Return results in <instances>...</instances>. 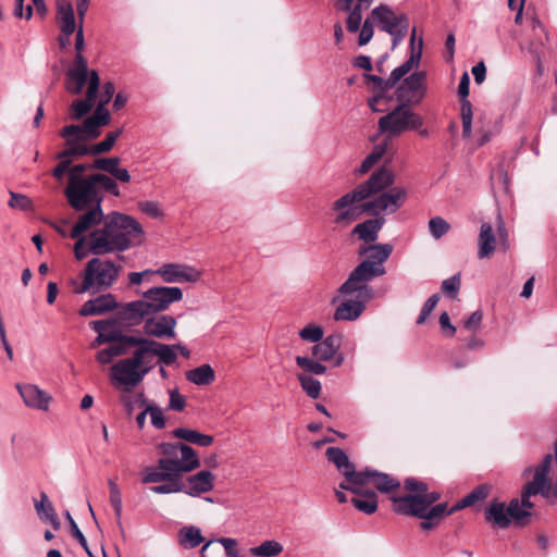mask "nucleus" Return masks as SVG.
<instances>
[{
    "label": "nucleus",
    "mask_w": 557,
    "mask_h": 557,
    "mask_svg": "<svg viewBox=\"0 0 557 557\" xmlns=\"http://www.w3.org/2000/svg\"><path fill=\"white\" fill-rule=\"evenodd\" d=\"M35 509L40 519L48 521L54 530L60 529V520L46 493H40V502H35Z\"/></svg>",
    "instance_id": "37"
},
{
    "label": "nucleus",
    "mask_w": 557,
    "mask_h": 557,
    "mask_svg": "<svg viewBox=\"0 0 557 557\" xmlns=\"http://www.w3.org/2000/svg\"><path fill=\"white\" fill-rule=\"evenodd\" d=\"M186 406V399L177 391H170L169 407L175 411H182Z\"/></svg>",
    "instance_id": "64"
},
{
    "label": "nucleus",
    "mask_w": 557,
    "mask_h": 557,
    "mask_svg": "<svg viewBox=\"0 0 557 557\" xmlns=\"http://www.w3.org/2000/svg\"><path fill=\"white\" fill-rule=\"evenodd\" d=\"M158 448L162 457L157 461L154 469L184 474L201 466L197 451L187 444L161 443Z\"/></svg>",
    "instance_id": "7"
},
{
    "label": "nucleus",
    "mask_w": 557,
    "mask_h": 557,
    "mask_svg": "<svg viewBox=\"0 0 557 557\" xmlns=\"http://www.w3.org/2000/svg\"><path fill=\"white\" fill-rule=\"evenodd\" d=\"M283 552V546L276 541H264L259 546L250 549L252 556L275 557Z\"/></svg>",
    "instance_id": "47"
},
{
    "label": "nucleus",
    "mask_w": 557,
    "mask_h": 557,
    "mask_svg": "<svg viewBox=\"0 0 557 557\" xmlns=\"http://www.w3.org/2000/svg\"><path fill=\"white\" fill-rule=\"evenodd\" d=\"M295 361L299 368H301L304 371L312 373V374H323L326 371V367L322 364L321 362L313 360L309 357L305 356H297L295 358Z\"/></svg>",
    "instance_id": "50"
},
{
    "label": "nucleus",
    "mask_w": 557,
    "mask_h": 557,
    "mask_svg": "<svg viewBox=\"0 0 557 557\" xmlns=\"http://www.w3.org/2000/svg\"><path fill=\"white\" fill-rule=\"evenodd\" d=\"M143 344L144 347L141 348L146 359L149 361V364H153V358L156 356L159 357V361L165 366H172L177 359L174 346H170L150 338H146Z\"/></svg>",
    "instance_id": "25"
},
{
    "label": "nucleus",
    "mask_w": 557,
    "mask_h": 557,
    "mask_svg": "<svg viewBox=\"0 0 557 557\" xmlns=\"http://www.w3.org/2000/svg\"><path fill=\"white\" fill-rule=\"evenodd\" d=\"M393 183V173L386 168H381L368 181L332 203L331 209L335 213L333 222L339 227H346L357 221L362 212L372 215L396 212L405 203L407 191L403 187L383 191Z\"/></svg>",
    "instance_id": "1"
},
{
    "label": "nucleus",
    "mask_w": 557,
    "mask_h": 557,
    "mask_svg": "<svg viewBox=\"0 0 557 557\" xmlns=\"http://www.w3.org/2000/svg\"><path fill=\"white\" fill-rule=\"evenodd\" d=\"M297 379L301 385V388L306 392V394L311 398H318L321 393V383L313 379L311 375L306 373L297 374Z\"/></svg>",
    "instance_id": "49"
},
{
    "label": "nucleus",
    "mask_w": 557,
    "mask_h": 557,
    "mask_svg": "<svg viewBox=\"0 0 557 557\" xmlns=\"http://www.w3.org/2000/svg\"><path fill=\"white\" fill-rule=\"evenodd\" d=\"M422 53V39L419 42V49L416 52L412 48L411 54L401 65L394 69L389 75L391 84L395 87L397 83L405 77L414 66H418Z\"/></svg>",
    "instance_id": "36"
},
{
    "label": "nucleus",
    "mask_w": 557,
    "mask_h": 557,
    "mask_svg": "<svg viewBox=\"0 0 557 557\" xmlns=\"http://www.w3.org/2000/svg\"><path fill=\"white\" fill-rule=\"evenodd\" d=\"M16 388L24 404L33 409L47 411L51 396L34 384H16Z\"/></svg>",
    "instance_id": "27"
},
{
    "label": "nucleus",
    "mask_w": 557,
    "mask_h": 557,
    "mask_svg": "<svg viewBox=\"0 0 557 557\" xmlns=\"http://www.w3.org/2000/svg\"><path fill=\"white\" fill-rule=\"evenodd\" d=\"M323 329L315 324H308L299 332L301 339L310 343H318L323 338Z\"/></svg>",
    "instance_id": "54"
},
{
    "label": "nucleus",
    "mask_w": 557,
    "mask_h": 557,
    "mask_svg": "<svg viewBox=\"0 0 557 557\" xmlns=\"http://www.w3.org/2000/svg\"><path fill=\"white\" fill-rule=\"evenodd\" d=\"M183 299V290L176 286L151 287L143 293L141 299L122 305L117 315L128 326H137L150 315L165 311Z\"/></svg>",
    "instance_id": "4"
},
{
    "label": "nucleus",
    "mask_w": 557,
    "mask_h": 557,
    "mask_svg": "<svg viewBox=\"0 0 557 557\" xmlns=\"http://www.w3.org/2000/svg\"><path fill=\"white\" fill-rule=\"evenodd\" d=\"M342 341L341 334H332L323 341H319L311 349L313 357L320 361L331 360L341 348Z\"/></svg>",
    "instance_id": "31"
},
{
    "label": "nucleus",
    "mask_w": 557,
    "mask_h": 557,
    "mask_svg": "<svg viewBox=\"0 0 557 557\" xmlns=\"http://www.w3.org/2000/svg\"><path fill=\"white\" fill-rule=\"evenodd\" d=\"M156 273L161 275L166 283H194L200 278L199 271L191 267L177 263L163 264Z\"/></svg>",
    "instance_id": "23"
},
{
    "label": "nucleus",
    "mask_w": 557,
    "mask_h": 557,
    "mask_svg": "<svg viewBox=\"0 0 557 557\" xmlns=\"http://www.w3.org/2000/svg\"><path fill=\"white\" fill-rule=\"evenodd\" d=\"M422 125L421 117L407 103H399L392 112L379 120V127L393 136H399L406 131L418 129Z\"/></svg>",
    "instance_id": "15"
},
{
    "label": "nucleus",
    "mask_w": 557,
    "mask_h": 557,
    "mask_svg": "<svg viewBox=\"0 0 557 557\" xmlns=\"http://www.w3.org/2000/svg\"><path fill=\"white\" fill-rule=\"evenodd\" d=\"M325 456L332 462L338 472L346 479L348 483L360 482L361 474L356 471L355 465L349 460L347 454L338 447H329Z\"/></svg>",
    "instance_id": "24"
},
{
    "label": "nucleus",
    "mask_w": 557,
    "mask_h": 557,
    "mask_svg": "<svg viewBox=\"0 0 557 557\" xmlns=\"http://www.w3.org/2000/svg\"><path fill=\"white\" fill-rule=\"evenodd\" d=\"M355 298L343 301L335 310V321H354L357 320L366 309V302L370 299L361 298L355 293Z\"/></svg>",
    "instance_id": "28"
},
{
    "label": "nucleus",
    "mask_w": 557,
    "mask_h": 557,
    "mask_svg": "<svg viewBox=\"0 0 557 557\" xmlns=\"http://www.w3.org/2000/svg\"><path fill=\"white\" fill-rule=\"evenodd\" d=\"M57 17L60 21V30L65 36H71L75 32V15L71 2L58 0Z\"/></svg>",
    "instance_id": "34"
},
{
    "label": "nucleus",
    "mask_w": 557,
    "mask_h": 557,
    "mask_svg": "<svg viewBox=\"0 0 557 557\" xmlns=\"http://www.w3.org/2000/svg\"><path fill=\"white\" fill-rule=\"evenodd\" d=\"M145 341H146V337L123 334L120 336L119 339H115V342H113L110 347H111L113 354L115 355V357H117V356L126 355L131 347H135V349H139V348L144 347L143 342H145Z\"/></svg>",
    "instance_id": "42"
},
{
    "label": "nucleus",
    "mask_w": 557,
    "mask_h": 557,
    "mask_svg": "<svg viewBox=\"0 0 557 557\" xmlns=\"http://www.w3.org/2000/svg\"><path fill=\"white\" fill-rule=\"evenodd\" d=\"M438 300H440V295L438 294H434L424 302V305H423V307L421 309V312H420V314H419V317L417 319V324H423L425 322V320L428 319L430 313L436 307Z\"/></svg>",
    "instance_id": "58"
},
{
    "label": "nucleus",
    "mask_w": 557,
    "mask_h": 557,
    "mask_svg": "<svg viewBox=\"0 0 557 557\" xmlns=\"http://www.w3.org/2000/svg\"><path fill=\"white\" fill-rule=\"evenodd\" d=\"M425 92V72H414L404 78L396 89V98L399 103L407 106L419 103Z\"/></svg>",
    "instance_id": "18"
},
{
    "label": "nucleus",
    "mask_w": 557,
    "mask_h": 557,
    "mask_svg": "<svg viewBox=\"0 0 557 557\" xmlns=\"http://www.w3.org/2000/svg\"><path fill=\"white\" fill-rule=\"evenodd\" d=\"M104 218L106 215L102 212L100 203H97L94 208L79 215L78 221L71 230L70 236L72 238L79 237L92 226L99 225L100 223L103 224Z\"/></svg>",
    "instance_id": "30"
},
{
    "label": "nucleus",
    "mask_w": 557,
    "mask_h": 557,
    "mask_svg": "<svg viewBox=\"0 0 557 557\" xmlns=\"http://www.w3.org/2000/svg\"><path fill=\"white\" fill-rule=\"evenodd\" d=\"M482 319V310H476L465 321L463 327L472 333H475L481 329Z\"/></svg>",
    "instance_id": "61"
},
{
    "label": "nucleus",
    "mask_w": 557,
    "mask_h": 557,
    "mask_svg": "<svg viewBox=\"0 0 557 557\" xmlns=\"http://www.w3.org/2000/svg\"><path fill=\"white\" fill-rule=\"evenodd\" d=\"M115 92L112 82H107L102 90L98 92L99 102L94 114L82 124H71L62 128L61 136L65 139H94L100 135V128L110 121V113L106 106L111 101Z\"/></svg>",
    "instance_id": "5"
},
{
    "label": "nucleus",
    "mask_w": 557,
    "mask_h": 557,
    "mask_svg": "<svg viewBox=\"0 0 557 557\" xmlns=\"http://www.w3.org/2000/svg\"><path fill=\"white\" fill-rule=\"evenodd\" d=\"M374 25H376L375 22H371V13L369 16L364 20L362 27L360 28L359 37H358V44L359 46H366L368 45L374 35Z\"/></svg>",
    "instance_id": "55"
},
{
    "label": "nucleus",
    "mask_w": 557,
    "mask_h": 557,
    "mask_svg": "<svg viewBox=\"0 0 557 557\" xmlns=\"http://www.w3.org/2000/svg\"><path fill=\"white\" fill-rule=\"evenodd\" d=\"M358 252L360 256H367L366 260L370 261L375 267L385 269L384 262L392 255L393 246L389 244L362 245L359 247Z\"/></svg>",
    "instance_id": "32"
},
{
    "label": "nucleus",
    "mask_w": 557,
    "mask_h": 557,
    "mask_svg": "<svg viewBox=\"0 0 557 557\" xmlns=\"http://www.w3.org/2000/svg\"><path fill=\"white\" fill-rule=\"evenodd\" d=\"M478 257L479 259L490 258L496 248V236L493 226L488 222H483L478 237Z\"/></svg>",
    "instance_id": "33"
},
{
    "label": "nucleus",
    "mask_w": 557,
    "mask_h": 557,
    "mask_svg": "<svg viewBox=\"0 0 557 557\" xmlns=\"http://www.w3.org/2000/svg\"><path fill=\"white\" fill-rule=\"evenodd\" d=\"M182 473L154 469L153 467H146L141 472V482L144 484L164 482L163 484L150 487V491L154 494L182 493Z\"/></svg>",
    "instance_id": "17"
},
{
    "label": "nucleus",
    "mask_w": 557,
    "mask_h": 557,
    "mask_svg": "<svg viewBox=\"0 0 557 557\" xmlns=\"http://www.w3.org/2000/svg\"><path fill=\"white\" fill-rule=\"evenodd\" d=\"M460 275L456 274L442 283V290L447 295L455 297L460 288Z\"/></svg>",
    "instance_id": "60"
},
{
    "label": "nucleus",
    "mask_w": 557,
    "mask_h": 557,
    "mask_svg": "<svg viewBox=\"0 0 557 557\" xmlns=\"http://www.w3.org/2000/svg\"><path fill=\"white\" fill-rule=\"evenodd\" d=\"M173 436L183 440L187 443L195 444L201 447H208L213 443V436L202 434L196 430L177 428L173 431Z\"/></svg>",
    "instance_id": "39"
},
{
    "label": "nucleus",
    "mask_w": 557,
    "mask_h": 557,
    "mask_svg": "<svg viewBox=\"0 0 557 557\" xmlns=\"http://www.w3.org/2000/svg\"><path fill=\"white\" fill-rule=\"evenodd\" d=\"M86 85L87 90L85 99H76L70 107L69 114L72 120H78L85 116L90 112L96 102L100 88V77L96 70H90Z\"/></svg>",
    "instance_id": "20"
},
{
    "label": "nucleus",
    "mask_w": 557,
    "mask_h": 557,
    "mask_svg": "<svg viewBox=\"0 0 557 557\" xmlns=\"http://www.w3.org/2000/svg\"><path fill=\"white\" fill-rule=\"evenodd\" d=\"M119 163H120L119 158H97V159H95L92 166L112 174L113 171L119 165Z\"/></svg>",
    "instance_id": "59"
},
{
    "label": "nucleus",
    "mask_w": 557,
    "mask_h": 557,
    "mask_svg": "<svg viewBox=\"0 0 557 557\" xmlns=\"http://www.w3.org/2000/svg\"><path fill=\"white\" fill-rule=\"evenodd\" d=\"M119 307L115 297L112 294L100 295L95 299L86 301L78 313L82 317L98 315L112 311Z\"/></svg>",
    "instance_id": "29"
},
{
    "label": "nucleus",
    "mask_w": 557,
    "mask_h": 557,
    "mask_svg": "<svg viewBox=\"0 0 557 557\" xmlns=\"http://www.w3.org/2000/svg\"><path fill=\"white\" fill-rule=\"evenodd\" d=\"M371 4L366 2H357L355 3L354 8L351 10H348L349 12L347 20H346V28L349 33H357L360 29L361 22H362V11L370 8Z\"/></svg>",
    "instance_id": "44"
},
{
    "label": "nucleus",
    "mask_w": 557,
    "mask_h": 557,
    "mask_svg": "<svg viewBox=\"0 0 557 557\" xmlns=\"http://www.w3.org/2000/svg\"><path fill=\"white\" fill-rule=\"evenodd\" d=\"M215 475L209 470H201L195 474L188 475L185 480L181 479L183 487L182 493L191 497H199L209 493L214 487Z\"/></svg>",
    "instance_id": "22"
},
{
    "label": "nucleus",
    "mask_w": 557,
    "mask_h": 557,
    "mask_svg": "<svg viewBox=\"0 0 557 557\" xmlns=\"http://www.w3.org/2000/svg\"><path fill=\"white\" fill-rule=\"evenodd\" d=\"M371 22H375L381 32L387 33L392 37L394 47L401 42L408 34V15L396 13L387 4L381 3L371 10Z\"/></svg>",
    "instance_id": "11"
},
{
    "label": "nucleus",
    "mask_w": 557,
    "mask_h": 557,
    "mask_svg": "<svg viewBox=\"0 0 557 557\" xmlns=\"http://www.w3.org/2000/svg\"><path fill=\"white\" fill-rule=\"evenodd\" d=\"M65 518L66 520L69 521L70 523V527H71V534L74 539H76L78 541V543L85 548V550L88 553L89 556H91V553L89 552L88 549V544H87V541L84 536V534L82 533V531L79 530V528L77 527L75 520L73 519L72 515L70 513L69 510L65 511Z\"/></svg>",
    "instance_id": "57"
},
{
    "label": "nucleus",
    "mask_w": 557,
    "mask_h": 557,
    "mask_svg": "<svg viewBox=\"0 0 557 557\" xmlns=\"http://www.w3.org/2000/svg\"><path fill=\"white\" fill-rule=\"evenodd\" d=\"M386 269H380L368 260L360 262L349 274L347 281L342 284L338 292L344 295L358 293L361 298L371 299L372 288L368 283L375 277L383 276Z\"/></svg>",
    "instance_id": "12"
},
{
    "label": "nucleus",
    "mask_w": 557,
    "mask_h": 557,
    "mask_svg": "<svg viewBox=\"0 0 557 557\" xmlns=\"http://www.w3.org/2000/svg\"><path fill=\"white\" fill-rule=\"evenodd\" d=\"M154 364H149L143 348L135 349L133 356L124 358L111 367V379L119 385L125 386L131 392L152 370Z\"/></svg>",
    "instance_id": "8"
},
{
    "label": "nucleus",
    "mask_w": 557,
    "mask_h": 557,
    "mask_svg": "<svg viewBox=\"0 0 557 557\" xmlns=\"http://www.w3.org/2000/svg\"><path fill=\"white\" fill-rule=\"evenodd\" d=\"M461 120L463 135L470 136L472 123V106L468 99H461Z\"/></svg>",
    "instance_id": "56"
},
{
    "label": "nucleus",
    "mask_w": 557,
    "mask_h": 557,
    "mask_svg": "<svg viewBox=\"0 0 557 557\" xmlns=\"http://www.w3.org/2000/svg\"><path fill=\"white\" fill-rule=\"evenodd\" d=\"M76 243L74 245V253L77 260H82L87 257L88 252L91 253L88 246V236L83 237L82 235L76 238Z\"/></svg>",
    "instance_id": "63"
},
{
    "label": "nucleus",
    "mask_w": 557,
    "mask_h": 557,
    "mask_svg": "<svg viewBox=\"0 0 557 557\" xmlns=\"http://www.w3.org/2000/svg\"><path fill=\"white\" fill-rule=\"evenodd\" d=\"M84 30L82 24L79 25L77 32H76V38H75V50L76 55L72 63V65L67 69L65 73V89L67 92L72 95H79L82 94L84 87L87 83V77L90 73L87 65V60L83 55V49H84Z\"/></svg>",
    "instance_id": "13"
},
{
    "label": "nucleus",
    "mask_w": 557,
    "mask_h": 557,
    "mask_svg": "<svg viewBox=\"0 0 557 557\" xmlns=\"http://www.w3.org/2000/svg\"><path fill=\"white\" fill-rule=\"evenodd\" d=\"M122 269V264H116L113 260L92 258L82 273V283L73 282V290L75 294L106 290L117 281Z\"/></svg>",
    "instance_id": "6"
},
{
    "label": "nucleus",
    "mask_w": 557,
    "mask_h": 557,
    "mask_svg": "<svg viewBox=\"0 0 557 557\" xmlns=\"http://www.w3.org/2000/svg\"><path fill=\"white\" fill-rule=\"evenodd\" d=\"M552 461L553 455L547 454L543 461L535 468L533 480L528 482L523 487L521 502H519L520 508L523 507L525 508L524 510L532 508L534 504L530 500V497L537 494H541L544 498L552 502L557 500V481L554 482L547 476Z\"/></svg>",
    "instance_id": "9"
},
{
    "label": "nucleus",
    "mask_w": 557,
    "mask_h": 557,
    "mask_svg": "<svg viewBox=\"0 0 557 557\" xmlns=\"http://www.w3.org/2000/svg\"><path fill=\"white\" fill-rule=\"evenodd\" d=\"M359 474L362 475L361 480H359L360 482H355V484H362V487L368 483H372L374 487L382 493H393L400 488L399 481L386 473L366 469L359 471Z\"/></svg>",
    "instance_id": "26"
},
{
    "label": "nucleus",
    "mask_w": 557,
    "mask_h": 557,
    "mask_svg": "<svg viewBox=\"0 0 557 557\" xmlns=\"http://www.w3.org/2000/svg\"><path fill=\"white\" fill-rule=\"evenodd\" d=\"M65 196L71 207L77 211L85 210L94 202L100 203L97 187L91 177H69Z\"/></svg>",
    "instance_id": "16"
},
{
    "label": "nucleus",
    "mask_w": 557,
    "mask_h": 557,
    "mask_svg": "<svg viewBox=\"0 0 557 557\" xmlns=\"http://www.w3.org/2000/svg\"><path fill=\"white\" fill-rule=\"evenodd\" d=\"M90 177L96 187L99 186L102 189L109 191L110 194H112L114 196L120 195L119 187H117L116 183L114 182V180L107 176L106 174H94V175H90Z\"/></svg>",
    "instance_id": "51"
},
{
    "label": "nucleus",
    "mask_w": 557,
    "mask_h": 557,
    "mask_svg": "<svg viewBox=\"0 0 557 557\" xmlns=\"http://www.w3.org/2000/svg\"><path fill=\"white\" fill-rule=\"evenodd\" d=\"M383 224V219H370L357 224L352 230V234L357 235L366 244L374 243Z\"/></svg>",
    "instance_id": "35"
},
{
    "label": "nucleus",
    "mask_w": 557,
    "mask_h": 557,
    "mask_svg": "<svg viewBox=\"0 0 557 557\" xmlns=\"http://www.w3.org/2000/svg\"><path fill=\"white\" fill-rule=\"evenodd\" d=\"M364 83L367 86H371L373 96L369 98L368 104L373 112H385L387 110V103L392 98L387 97V92L394 88L391 84V78L383 79L382 77L373 74H363Z\"/></svg>",
    "instance_id": "19"
},
{
    "label": "nucleus",
    "mask_w": 557,
    "mask_h": 557,
    "mask_svg": "<svg viewBox=\"0 0 557 557\" xmlns=\"http://www.w3.org/2000/svg\"><path fill=\"white\" fill-rule=\"evenodd\" d=\"M387 150V141L374 146L372 152L363 160L358 172L360 174L368 173L385 154Z\"/></svg>",
    "instance_id": "46"
},
{
    "label": "nucleus",
    "mask_w": 557,
    "mask_h": 557,
    "mask_svg": "<svg viewBox=\"0 0 557 557\" xmlns=\"http://www.w3.org/2000/svg\"><path fill=\"white\" fill-rule=\"evenodd\" d=\"M147 411L150 414L151 423L154 428L161 430L165 426V419L161 409L154 405H149Z\"/></svg>",
    "instance_id": "62"
},
{
    "label": "nucleus",
    "mask_w": 557,
    "mask_h": 557,
    "mask_svg": "<svg viewBox=\"0 0 557 557\" xmlns=\"http://www.w3.org/2000/svg\"><path fill=\"white\" fill-rule=\"evenodd\" d=\"M181 543L189 545L190 548L199 546L205 539L201 535L200 529L197 527H185L180 531Z\"/></svg>",
    "instance_id": "48"
},
{
    "label": "nucleus",
    "mask_w": 557,
    "mask_h": 557,
    "mask_svg": "<svg viewBox=\"0 0 557 557\" xmlns=\"http://www.w3.org/2000/svg\"><path fill=\"white\" fill-rule=\"evenodd\" d=\"M90 141H65L64 148L57 154L59 163L53 169L52 175L61 180L70 171L73 162L85 156H97L108 152L115 141H100L98 145H89Z\"/></svg>",
    "instance_id": "10"
},
{
    "label": "nucleus",
    "mask_w": 557,
    "mask_h": 557,
    "mask_svg": "<svg viewBox=\"0 0 557 557\" xmlns=\"http://www.w3.org/2000/svg\"><path fill=\"white\" fill-rule=\"evenodd\" d=\"M109 491H110V504L113 507L116 524L121 531H123L122 525V494L121 490L117 486L116 482L113 479H109L108 481Z\"/></svg>",
    "instance_id": "45"
},
{
    "label": "nucleus",
    "mask_w": 557,
    "mask_h": 557,
    "mask_svg": "<svg viewBox=\"0 0 557 557\" xmlns=\"http://www.w3.org/2000/svg\"><path fill=\"white\" fill-rule=\"evenodd\" d=\"M490 487L485 484L476 486L472 492L466 495L462 499L457 502L448 511V513H454L460 509L466 507L473 506L478 502L485 499L488 496Z\"/></svg>",
    "instance_id": "41"
},
{
    "label": "nucleus",
    "mask_w": 557,
    "mask_h": 557,
    "mask_svg": "<svg viewBox=\"0 0 557 557\" xmlns=\"http://www.w3.org/2000/svg\"><path fill=\"white\" fill-rule=\"evenodd\" d=\"M12 209H18L22 211L33 210V201L26 195L10 191V200L8 202Z\"/></svg>",
    "instance_id": "52"
},
{
    "label": "nucleus",
    "mask_w": 557,
    "mask_h": 557,
    "mask_svg": "<svg viewBox=\"0 0 557 557\" xmlns=\"http://www.w3.org/2000/svg\"><path fill=\"white\" fill-rule=\"evenodd\" d=\"M144 231L141 225L132 216L111 212L106 215L101 228L88 235V246L92 255L123 252L141 244Z\"/></svg>",
    "instance_id": "2"
},
{
    "label": "nucleus",
    "mask_w": 557,
    "mask_h": 557,
    "mask_svg": "<svg viewBox=\"0 0 557 557\" xmlns=\"http://www.w3.org/2000/svg\"><path fill=\"white\" fill-rule=\"evenodd\" d=\"M89 325L95 332L108 338L107 344H112L123 335L121 331L115 330L114 320H96L91 321Z\"/></svg>",
    "instance_id": "43"
},
{
    "label": "nucleus",
    "mask_w": 557,
    "mask_h": 557,
    "mask_svg": "<svg viewBox=\"0 0 557 557\" xmlns=\"http://www.w3.org/2000/svg\"><path fill=\"white\" fill-rule=\"evenodd\" d=\"M429 230L435 239H440L450 230V225L443 218L435 216L429 221Z\"/></svg>",
    "instance_id": "53"
},
{
    "label": "nucleus",
    "mask_w": 557,
    "mask_h": 557,
    "mask_svg": "<svg viewBox=\"0 0 557 557\" xmlns=\"http://www.w3.org/2000/svg\"><path fill=\"white\" fill-rule=\"evenodd\" d=\"M530 516L531 513L528 510L520 508L519 500L516 498L511 499L508 506L503 502L494 499L488 504L484 512L486 522L500 529L508 528L511 519L516 524L524 525V519Z\"/></svg>",
    "instance_id": "14"
},
{
    "label": "nucleus",
    "mask_w": 557,
    "mask_h": 557,
    "mask_svg": "<svg viewBox=\"0 0 557 557\" xmlns=\"http://www.w3.org/2000/svg\"><path fill=\"white\" fill-rule=\"evenodd\" d=\"M185 376L187 381L196 385H210L215 381V372L208 363L186 371Z\"/></svg>",
    "instance_id": "38"
},
{
    "label": "nucleus",
    "mask_w": 557,
    "mask_h": 557,
    "mask_svg": "<svg viewBox=\"0 0 557 557\" xmlns=\"http://www.w3.org/2000/svg\"><path fill=\"white\" fill-rule=\"evenodd\" d=\"M405 490L410 492V494L391 496L393 510L400 515L423 519L420 523L421 529L432 530L443 517L450 515L445 503L432 506L441 498V494L438 492H429L426 483L414 478H407L405 480Z\"/></svg>",
    "instance_id": "3"
},
{
    "label": "nucleus",
    "mask_w": 557,
    "mask_h": 557,
    "mask_svg": "<svg viewBox=\"0 0 557 557\" xmlns=\"http://www.w3.org/2000/svg\"><path fill=\"white\" fill-rule=\"evenodd\" d=\"M357 496L352 497L350 502L352 505L360 511L372 515L377 509V496L373 491L362 492L360 488V493L356 494Z\"/></svg>",
    "instance_id": "40"
},
{
    "label": "nucleus",
    "mask_w": 557,
    "mask_h": 557,
    "mask_svg": "<svg viewBox=\"0 0 557 557\" xmlns=\"http://www.w3.org/2000/svg\"><path fill=\"white\" fill-rule=\"evenodd\" d=\"M144 332L148 336L171 339L176 336V319L169 314L150 315L144 321Z\"/></svg>",
    "instance_id": "21"
}]
</instances>
